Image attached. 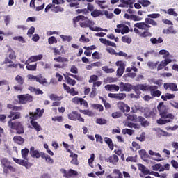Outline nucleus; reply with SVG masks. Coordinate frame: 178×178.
<instances>
[{"label": "nucleus", "mask_w": 178, "mask_h": 178, "mask_svg": "<svg viewBox=\"0 0 178 178\" xmlns=\"http://www.w3.org/2000/svg\"><path fill=\"white\" fill-rule=\"evenodd\" d=\"M7 118H10L8 122V126L12 130H16L17 134H24V127L23 123L20 121H16L17 119L22 118V113L20 112L10 111L7 115Z\"/></svg>", "instance_id": "obj_1"}, {"label": "nucleus", "mask_w": 178, "mask_h": 178, "mask_svg": "<svg viewBox=\"0 0 178 178\" xmlns=\"http://www.w3.org/2000/svg\"><path fill=\"white\" fill-rule=\"evenodd\" d=\"M44 112H45V110L44 108H42V110L41 108H37L36 112L29 113V119H31L30 123L31 126H33V129H35V130H36V131L38 132L41 131V130L42 129H41L40 124H38V122L34 120H37L38 118H41V116L44 115Z\"/></svg>", "instance_id": "obj_2"}, {"label": "nucleus", "mask_w": 178, "mask_h": 178, "mask_svg": "<svg viewBox=\"0 0 178 178\" xmlns=\"http://www.w3.org/2000/svg\"><path fill=\"white\" fill-rule=\"evenodd\" d=\"M79 24L80 27H82L83 29L89 28L92 31H99V30H102L99 27H92V26L95 24V22H94V21L90 20L88 17L85 16L82 17V19L79 22Z\"/></svg>", "instance_id": "obj_3"}, {"label": "nucleus", "mask_w": 178, "mask_h": 178, "mask_svg": "<svg viewBox=\"0 0 178 178\" xmlns=\"http://www.w3.org/2000/svg\"><path fill=\"white\" fill-rule=\"evenodd\" d=\"M134 27L139 29L140 30H145V31L140 33V36L142 38H146V37H152V33L149 32L151 26L145 24V22H138L134 24Z\"/></svg>", "instance_id": "obj_4"}, {"label": "nucleus", "mask_w": 178, "mask_h": 178, "mask_svg": "<svg viewBox=\"0 0 178 178\" xmlns=\"http://www.w3.org/2000/svg\"><path fill=\"white\" fill-rule=\"evenodd\" d=\"M157 109L162 119H175V115L173 114H168V108H166V106L163 104V102H160L159 104V105L157 106Z\"/></svg>", "instance_id": "obj_5"}, {"label": "nucleus", "mask_w": 178, "mask_h": 178, "mask_svg": "<svg viewBox=\"0 0 178 178\" xmlns=\"http://www.w3.org/2000/svg\"><path fill=\"white\" fill-rule=\"evenodd\" d=\"M145 91L150 92L152 98H159L162 95V92L158 90V86L148 85L146 83Z\"/></svg>", "instance_id": "obj_6"}, {"label": "nucleus", "mask_w": 178, "mask_h": 178, "mask_svg": "<svg viewBox=\"0 0 178 178\" xmlns=\"http://www.w3.org/2000/svg\"><path fill=\"white\" fill-rule=\"evenodd\" d=\"M15 81L18 85L13 87L15 91H23V84H24V79L20 75H17L15 78Z\"/></svg>", "instance_id": "obj_7"}, {"label": "nucleus", "mask_w": 178, "mask_h": 178, "mask_svg": "<svg viewBox=\"0 0 178 178\" xmlns=\"http://www.w3.org/2000/svg\"><path fill=\"white\" fill-rule=\"evenodd\" d=\"M19 104H29V102H33V96L29 94L26 95H19L17 96Z\"/></svg>", "instance_id": "obj_8"}, {"label": "nucleus", "mask_w": 178, "mask_h": 178, "mask_svg": "<svg viewBox=\"0 0 178 178\" xmlns=\"http://www.w3.org/2000/svg\"><path fill=\"white\" fill-rule=\"evenodd\" d=\"M68 119L70 120H78V122H82L84 123L85 120L81 117V114L79 113L77 111H72L71 113L68 114Z\"/></svg>", "instance_id": "obj_9"}, {"label": "nucleus", "mask_w": 178, "mask_h": 178, "mask_svg": "<svg viewBox=\"0 0 178 178\" xmlns=\"http://www.w3.org/2000/svg\"><path fill=\"white\" fill-rule=\"evenodd\" d=\"M72 102L75 105H80V106H84V108H88V102L87 100L79 97H75L72 99Z\"/></svg>", "instance_id": "obj_10"}, {"label": "nucleus", "mask_w": 178, "mask_h": 178, "mask_svg": "<svg viewBox=\"0 0 178 178\" xmlns=\"http://www.w3.org/2000/svg\"><path fill=\"white\" fill-rule=\"evenodd\" d=\"M8 58H6L4 60L5 65H7V63H13V61L16 60V54L13 49H12V47H9L8 49Z\"/></svg>", "instance_id": "obj_11"}, {"label": "nucleus", "mask_w": 178, "mask_h": 178, "mask_svg": "<svg viewBox=\"0 0 178 178\" xmlns=\"http://www.w3.org/2000/svg\"><path fill=\"white\" fill-rule=\"evenodd\" d=\"M60 172L63 173V177L70 178L73 176H79V172L73 169L67 171L65 168L60 169Z\"/></svg>", "instance_id": "obj_12"}, {"label": "nucleus", "mask_w": 178, "mask_h": 178, "mask_svg": "<svg viewBox=\"0 0 178 178\" xmlns=\"http://www.w3.org/2000/svg\"><path fill=\"white\" fill-rule=\"evenodd\" d=\"M115 64L116 66H119L117 70V76L118 77H122V76H123V73H124L126 65H124V63H123V61H117Z\"/></svg>", "instance_id": "obj_13"}, {"label": "nucleus", "mask_w": 178, "mask_h": 178, "mask_svg": "<svg viewBox=\"0 0 178 178\" xmlns=\"http://www.w3.org/2000/svg\"><path fill=\"white\" fill-rule=\"evenodd\" d=\"M145 87L146 83H140L132 86V90L138 95V97H140L141 95V91H145Z\"/></svg>", "instance_id": "obj_14"}, {"label": "nucleus", "mask_w": 178, "mask_h": 178, "mask_svg": "<svg viewBox=\"0 0 178 178\" xmlns=\"http://www.w3.org/2000/svg\"><path fill=\"white\" fill-rule=\"evenodd\" d=\"M133 85L130 83H124L123 82H121L120 83V90L122 91H126L127 92H130L131 90H133Z\"/></svg>", "instance_id": "obj_15"}, {"label": "nucleus", "mask_w": 178, "mask_h": 178, "mask_svg": "<svg viewBox=\"0 0 178 178\" xmlns=\"http://www.w3.org/2000/svg\"><path fill=\"white\" fill-rule=\"evenodd\" d=\"M117 106L121 112H130V106L123 102H118Z\"/></svg>", "instance_id": "obj_16"}, {"label": "nucleus", "mask_w": 178, "mask_h": 178, "mask_svg": "<svg viewBox=\"0 0 178 178\" xmlns=\"http://www.w3.org/2000/svg\"><path fill=\"white\" fill-rule=\"evenodd\" d=\"M163 88L165 90H170V91H178L177 84L173 83H165Z\"/></svg>", "instance_id": "obj_17"}, {"label": "nucleus", "mask_w": 178, "mask_h": 178, "mask_svg": "<svg viewBox=\"0 0 178 178\" xmlns=\"http://www.w3.org/2000/svg\"><path fill=\"white\" fill-rule=\"evenodd\" d=\"M105 90H106V91H119V90L120 89V87H119V86L116 85V84H112V85H106L104 86Z\"/></svg>", "instance_id": "obj_18"}, {"label": "nucleus", "mask_w": 178, "mask_h": 178, "mask_svg": "<svg viewBox=\"0 0 178 178\" xmlns=\"http://www.w3.org/2000/svg\"><path fill=\"white\" fill-rule=\"evenodd\" d=\"M99 41L100 42H102V44H104V45H107L108 47H113L114 48H116V43L108 40L105 38H100Z\"/></svg>", "instance_id": "obj_19"}, {"label": "nucleus", "mask_w": 178, "mask_h": 178, "mask_svg": "<svg viewBox=\"0 0 178 178\" xmlns=\"http://www.w3.org/2000/svg\"><path fill=\"white\" fill-rule=\"evenodd\" d=\"M1 165L4 166V168H7L9 170H13V168L10 165V161L8 160V159H1Z\"/></svg>", "instance_id": "obj_20"}, {"label": "nucleus", "mask_w": 178, "mask_h": 178, "mask_svg": "<svg viewBox=\"0 0 178 178\" xmlns=\"http://www.w3.org/2000/svg\"><path fill=\"white\" fill-rule=\"evenodd\" d=\"M30 155L32 156V158H40V152L38 150H35V148L34 147H31L30 148Z\"/></svg>", "instance_id": "obj_21"}, {"label": "nucleus", "mask_w": 178, "mask_h": 178, "mask_svg": "<svg viewBox=\"0 0 178 178\" xmlns=\"http://www.w3.org/2000/svg\"><path fill=\"white\" fill-rule=\"evenodd\" d=\"M92 17H99V16H104V13L101 10L95 9L90 13Z\"/></svg>", "instance_id": "obj_22"}, {"label": "nucleus", "mask_w": 178, "mask_h": 178, "mask_svg": "<svg viewBox=\"0 0 178 178\" xmlns=\"http://www.w3.org/2000/svg\"><path fill=\"white\" fill-rule=\"evenodd\" d=\"M54 61L57 62L58 63H66L69 62V59L59 56L55 57L54 58Z\"/></svg>", "instance_id": "obj_23"}, {"label": "nucleus", "mask_w": 178, "mask_h": 178, "mask_svg": "<svg viewBox=\"0 0 178 178\" xmlns=\"http://www.w3.org/2000/svg\"><path fill=\"white\" fill-rule=\"evenodd\" d=\"M138 122L140 123L143 127H147L149 126V122L145 120V118L143 116H138Z\"/></svg>", "instance_id": "obj_24"}, {"label": "nucleus", "mask_w": 178, "mask_h": 178, "mask_svg": "<svg viewBox=\"0 0 178 178\" xmlns=\"http://www.w3.org/2000/svg\"><path fill=\"white\" fill-rule=\"evenodd\" d=\"M14 143L19 144V145H22V144H24V138H22L20 136H15L13 138Z\"/></svg>", "instance_id": "obj_25"}, {"label": "nucleus", "mask_w": 178, "mask_h": 178, "mask_svg": "<svg viewBox=\"0 0 178 178\" xmlns=\"http://www.w3.org/2000/svg\"><path fill=\"white\" fill-rule=\"evenodd\" d=\"M108 161L110 162V163H113V165H116L119 161V157H118L116 154H113L108 158Z\"/></svg>", "instance_id": "obj_26"}, {"label": "nucleus", "mask_w": 178, "mask_h": 178, "mask_svg": "<svg viewBox=\"0 0 178 178\" xmlns=\"http://www.w3.org/2000/svg\"><path fill=\"white\" fill-rule=\"evenodd\" d=\"M104 143H106V144H107L108 145V147L111 151H113L114 146H113V142H112V139H111L108 137H105Z\"/></svg>", "instance_id": "obj_27"}, {"label": "nucleus", "mask_w": 178, "mask_h": 178, "mask_svg": "<svg viewBox=\"0 0 178 178\" xmlns=\"http://www.w3.org/2000/svg\"><path fill=\"white\" fill-rule=\"evenodd\" d=\"M95 3L99 6L100 9H106L108 8V6L104 5V3H106V1L105 0H95Z\"/></svg>", "instance_id": "obj_28"}, {"label": "nucleus", "mask_w": 178, "mask_h": 178, "mask_svg": "<svg viewBox=\"0 0 178 178\" xmlns=\"http://www.w3.org/2000/svg\"><path fill=\"white\" fill-rule=\"evenodd\" d=\"M113 175L114 178H123V174L119 169L113 170Z\"/></svg>", "instance_id": "obj_29"}, {"label": "nucleus", "mask_w": 178, "mask_h": 178, "mask_svg": "<svg viewBox=\"0 0 178 178\" xmlns=\"http://www.w3.org/2000/svg\"><path fill=\"white\" fill-rule=\"evenodd\" d=\"M125 126H127V127H129V129H140V125L138 124L129 121L125 123Z\"/></svg>", "instance_id": "obj_30"}, {"label": "nucleus", "mask_w": 178, "mask_h": 178, "mask_svg": "<svg viewBox=\"0 0 178 178\" xmlns=\"http://www.w3.org/2000/svg\"><path fill=\"white\" fill-rule=\"evenodd\" d=\"M174 120L175 119L170 118H168L167 120H162L161 118H160L159 120H156V123H158V124H166V123H172Z\"/></svg>", "instance_id": "obj_31"}, {"label": "nucleus", "mask_w": 178, "mask_h": 178, "mask_svg": "<svg viewBox=\"0 0 178 178\" xmlns=\"http://www.w3.org/2000/svg\"><path fill=\"white\" fill-rule=\"evenodd\" d=\"M175 98L174 94L166 93L165 95H161V99L163 101H168V99H173Z\"/></svg>", "instance_id": "obj_32"}, {"label": "nucleus", "mask_w": 178, "mask_h": 178, "mask_svg": "<svg viewBox=\"0 0 178 178\" xmlns=\"http://www.w3.org/2000/svg\"><path fill=\"white\" fill-rule=\"evenodd\" d=\"M64 77L67 81V83L70 86H76V80L70 78V76H66V75L64 74Z\"/></svg>", "instance_id": "obj_33"}, {"label": "nucleus", "mask_w": 178, "mask_h": 178, "mask_svg": "<svg viewBox=\"0 0 178 178\" xmlns=\"http://www.w3.org/2000/svg\"><path fill=\"white\" fill-rule=\"evenodd\" d=\"M121 4L118 5L119 8H127L130 5V0H120Z\"/></svg>", "instance_id": "obj_34"}, {"label": "nucleus", "mask_w": 178, "mask_h": 178, "mask_svg": "<svg viewBox=\"0 0 178 178\" xmlns=\"http://www.w3.org/2000/svg\"><path fill=\"white\" fill-rule=\"evenodd\" d=\"M50 49H51V51H54V56H57V55H62L60 51L63 50V46L60 47V50L58 49L56 47H51Z\"/></svg>", "instance_id": "obj_35"}, {"label": "nucleus", "mask_w": 178, "mask_h": 178, "mask_svg": "<svg viewBox=\"0 0 178 178\" xmlns=\"http://www.w3.org/2000/svg\"><path fill=\"white\" fill-rule=\"evenodd\" d=\"M152 169L156 172H158V170H159V172H163V170H165V168H163L161 164H155L152 166Z\"/></svg>", "instance_id": "obj_36"}, {"label": "nucleus", "mask_w": 178, "mask_h": 178, "mask_svg": "<svg viewBox=\"0 0 178 178\" xmlns=\"http://www.w3.org/2000/svg\"><path fill=\"white\" fill-rule=\"evenodd\" d=\"M63 86L64 90H65L68 94H73V92L74 91V88H72L70 89V87L66 85V83H63Z\"/></svg>", "instance_id": "obj_37"}, {"label": "nucleus", "mask_w": 178, "mask_h": 178, "mask_svg": "<svg viewBox=\"0 0 178 178\" xmlns=\"http://www.w3.org/2000/svg\"><path fill=\"white\" fill-rule=\"evenodd\" d=\"M63 10H65V9L60 6H54L51 9V12H54V13H58V12H63Z\"/></svg>", "instance_id": "obj_38"}, {"label": "nucleus", "mask_w": 178, "mask_h": 178, "mask_svg": "<svg viewBox=\"0 0 178 178\" xmlns=\"http://www.w3.org/2000/svg\"><path fill=\"white\" fill-rule=\"evenodd\" d=\"M30 152V151L29 150V149L25 148L24 149L21 150V154H22V156L24 159H27V156H29V153Z\"/></svg>", "instance_id": "obj_39"}, {"label": "nucleus", "mask_w": 178, "mask_h": 178, "mask_svg": "<svg viewBox=\"0 0 178 178\" xmlns=\"http://www.w3.org/2000/svg\"><path fill=\"white\" fill-rule=\"evenodd\" d=\"M93 109H96L97 111H99V112H103L104 111V106L102 104H92Z\"/></svg>", "instance_id": "obj_40"}, {"label": "nucleus", "mask_w": 178, "mask_h": 178, "mask_svg": "<svg viewBox=\"0 0 178 178\" xmlns=\"http://www.w3.org/2000/svg\"><path fill=\"white\" fill-rule=\"evenodd\" d=\"M158 65H159V61H157L156 63H153V62H148L147 63V66L150 68V69H156V67H158Z\"/></svg>", "instance_id": "obj_41"}, {"label": "nucleus", "mask_w": 178, "mask_h": 178, "mask_svg": "<svg viewBox=\"0 0 178 178\" xmlns=\"http://www.w3.org/2000/svg\"><path fill=\"white\" fill-rule=\"evenodd\" d=\"M122 133L124 135L128 134V136H133L134 131H133V129H123L122 130Z\"/></svg>", "instance_id": "obj_42"}, {"label": "nucleus", "mask_w": 178, "mask_h": 178, "mask_svg": "<svg viewBox=\"0 0 178 178\" xmlns=\"http://www.w3.org/2000/svg\"><path fill=\"white\" fill-rule=\"evenodd\" d=\"M80 113H83V115H87V116H94V113L90 110H79Z\"/></svg>", "instance_id": "obj_43"}, {"label": "nucleus", "mask_w": 178, "mask_h": 178, "mask_svg": "<svg viewBox=\"0 0 178 178\" xmlns=\"http://www.w3.org/2000/svg\"><path fill=\"white\" fill-rule=\"evenodd\" d=\"M102 70L105 72V73H113L115 70L113 68H109L108 66H104L102 67Z\"/></svg>", "instance_id": "obj_44"}, {"label": "nucleus", "mask_w": 178, "mask_h": 178, "mask_svg": "<svg viewBox=\"0 0 178 178\" xmlns=\"http://www.w3.org/2000/svg\"><path fill=\"white\" fill-rule=\"evenodd\" d=\"M48 42L49 45H52L53 44H57L58 40H56V38H55V36H51L48 38Z\"/></svg>", "instance_id": "obj_45"}, {"label": "nucleus", "mask_w": 178, "mask_h": 178, "mask_svg": "<svg viewBox=\"0 0 178 178\" xmlns=\"http://www.w3.org/2000/svg\"><path fill=\"white\" fill-rule=\"evenodd\" d=\"M49 98L51 101H61L62 97L56 96L55 94H51Z\"/></svg>", "instance_id": "obj_46"}, {"label": "nucleus", "mask_w": 178, "mask_h": 178, "mask_svg": "<svg viewBox=\"0 0 178 178\" xmlns=\"http://www.w3.org/2000/svg\"><path fill=\"white\" fill-rule=\"evenodd\" d=\"M79 5L80 2H79V0H76V1L70 3L69 6L70 8H76L77 9V8H80V6H79Z\"/></svg>", "instance_id": "obj_47"}, {"label": "nucleus", "mask_w": 178, "mask_h": 178, "mask_svg": "<svg viewBox=\"0 0 178 178\" xmlns=\"http://www.w3.org/2000/svg\"><path fill=\"white\" fill-rule=\"evenodd\" d=\"M126 98V93H118L116 95L115 99L118 101H122Z\"/></svg>", "instance_id": "obj_48"}, {"label": "nucleus", "mask_w": 178, "mask_h": 178, "mask_svg": "<svg viewBox=\"0 0 178 178\" xmlns=\"http://www.w3.org/2000/svg\"><path fill=\"white\" fill-rule=\"evenodd\" d=\"M36 81L37 83H40V84H45L47 83V79L42 76H39L36 78Z\"/></svg>", "instance_id": "obj_49"}, {"label": "nucleus", "mask_w": 178, "mask_h": 178, "mask_svg": "<svg viewBox=\"0 0 178 178\" xmlns=\"http://www.w3.org/2000/svg\"><path fill=\"white\" fill-rule=\"evenodd\" d=\"M140 5H142V6H143V8H147V6H149V5L151 4V1H149V0H141L140 1Z\"/></svg>", "instance_id": "obj_50"}, {"label": "nucleus", "mask_w": 178, "mask_h": 178, "mask_svg": "<svg viewBox=\"0 0 178 178\" xmlns=\"http://www.w3.org/2000/svg\"><path fill=\"white\" fill-rule=\"evenodd\" d=\"M122 42H125L127 44H131V38H129L127 35H124L122 37Z\"/></svg>", "instance_id": "obj_51"}, {"label": "nucleus", "mask_w": 178, "mask_h": 178, "mask_svg": "<svg viewBox=\"0 0 178 178\" xmlns=\"http://www.w3.org/2000/svg\"><path fill=\"white\" fill-rule=\"evenodd\" d=\"M131 20H134V22H141V20H143V18L136 15H131Z\"/></svg>", "instance_id": "obj_52"}, {"label": "nucleus", "mask_w": 178, "mask_h": 178, "mask_svg": "<svg viewBox=\"0 0 178 178\" xmlns=\"http://www.w3.org/2000/svg\"><path fill=\"white\" fill-rule=\"evenodd\" d=\"M26 69H27V70H31V71L37 70V64H35V65L27 64V65L26 66Z\"/></svg>", "instance_id": "obj_53"}, {"label": "nucleus", "mask_w": 178, "mask_h": 178, "mask_svg": "<svg viewBox=\"0 0 178 178\" xmlns=\"http://www.w3.org/2000/svg\"><path fill=\"white\" fill-rule=\"evenodd\" d=\"M76 12L78 14L83 13V15H88V13H90V11H88V10H87V8L78 9V10H76Z\"/></svg>", "instance_id": "obj_54"}, {"label": "nucleus", "mask_w": 178, "mask_h": 178, "mask_svg": "<svg viewBox=\"0 0 178 178\" xmlns=\"http://www.w3.org/2000/svg\"><path fill=\"white\" fill-rule=\"evenodd\" d=\"M130 31V28L127 25H124L121 30V34H127Z\"/></svg>", "instance_id": "obj_55"}, {"label": "nucleus", "mask_w": 178, "mask_h": 178, "mask_svg": "<svg viewBox=\"0 0 178 178\" xmlns=\"http://www.w3.org/2000/svg\"><path fill=\"white\" fill-rule=\"evenodd\" d=\"M83 17H84V15H78L76 17H74L72 19L73 23H79V22H81Z\"/></svg>", "instance_id": "obj_56"}, {"label": "nucleus", "mask_w": 178, "mask_h": 178, "mask_svg": "<svg viewBox=\"0 0 178 178\" xmlns=\"http://www.w3.org/2000/svg\"><path fill=\"white\" fill-rule=\"evenodd\" d=\"M96 81H98V76L97 75H91L90 76V79L88 81L89 83H95Z\"/></svg>", "instance_id": "obj_57"}, {"label": "nucleus", "mask_w": 178, "mask_h": 178, "mask_svg": "<svg viewBox=\"0 0 178 178\" xmlns=\"http://www.w3.org/2000/svg\"><path fill=\"white\" fill-rule=\"evenodd\" d=\"M168 14L170 16H175V17H177V13H176L173 8H169L168 10Z\"/></svg>", "instance_id": "obj_58"}, {"label": "nucleus", "mask_w": 178, "mask_h": 178, "mask_svg": "<svg viewBox=\"0 0 178 178\" xmlns=\"http://www.w3.org/2000/svg\"><path fill=\"white\" fill-rule=\"evenodd\" d=\"M126 162H137V156H128L126 159Z\"/></svg>", "instance_id": "obj_59"}, {"label": "nucleus", "mask_w": 178, "mask_h": 178, "mask_svg": "<svg viewBox=\"0 0 178 178\" xmlns=\"http://www.w3.org/2000/svg\"><path fill=\"white\" fill-rule=\"evenodd\" d=\"M137 76L136 72H128L127 74L124 75V77H130V79H134Z\"/></svg>", "instance_id": "obj_60"}, {"label": "nucleus", "mask_w": 178, "mask_h": 178, "mask_svg": "<svg viewBox=\"0 0 178 178\" xmlns=\"http://www.w3.org/2000/svg\"><path fill=\"white\" fill-rule=\"evenodd\" d=\"M60 38H62L63 41H67L70 42V41H72V37L71 36H66L64 35H60Z\"/></svg>", "instance_id": "obj_61"}, {"label": "nucleus", "mask_w": 178, "mask_h": 178, "mask_svg": "<svg viewBox=\"0 0 178 178\" xmlns=\"http://www.w3.org/2000/svg\"><path fill=\"white\" fill-rule=\"evenodd\" d=\"M80 42H90V39L87 38L86 35H82L79 38Z\"/></svg>", "instance_id": "obj_62"}, {"label": "nucleus", "mask_w": 178, "mask_h": 178, "mask_svg": "<svg viewBox=\"0 0 178 178\" xmlns=\"http://www.w3.org/2000/svg\"><path fill=\"white\" fill-rule=\"evenodd\" d=\"M97 124H106V120L102 118H97L96 120Z\"/></svg>", "instance_id": "obj_63"}, {"label": "nucleus", "mask_w": 178, "mask_h": 178, "mask_svg": "<svg viewBox=\"0 0 178 178\" xmlns=\"http://www.w3.org/2000/svg\"><path fill=\"white\" fill-rule=\"evenodd\" d=\"M136 140L143 143L145 140V133L143 132L140 137H136Z\"/></svg>", "instance_id": "obj_64"}]
</instances>
